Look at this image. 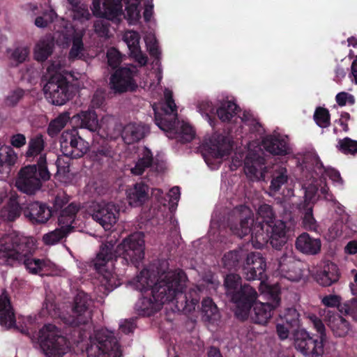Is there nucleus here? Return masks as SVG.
Returning a JSON list of instances; mask_svg holds the SVG:
<instances>
[{
    "label": "nucleus",
    "instance_id": "obj_1",
    "mask_svg": "<svg viewBox=\"0 0 357 357\" xmlns=\"http://www.w3.org/2000/svg\"><path fill=\"white\" fill-rule=\"evenodd\" d=\"M33 241L15 231L0 234V265L22 261L32 274H52L54 264L45 259L29 257Z\"/></svg>",
    "mask_w": 357,
    "mask_h": 357
},
{
    "label": "nucleus",
    "instance_id": "obj_2",
    "mask_svg": "<svg viewBox=\"0 0 357 357\" xmlns=\"http://www.w3.org/2000/svg\"><path fill=\"white\" fill-rule=\"evenodd\" d=\"M187 278L181 270L168 271L162 273L151 292L142 294L135 304L139 314L149 316L161 306L172 301L185 287Z\"/></svg>",
    "mask_w": 357,
    "mask_h": 357
},
{
    "label": "nucleus",
    "instance_id": "obj_3",
    "mask_svg": "<svg viewBox=\"0 0 357 357\" xmlns=\"http://www.w3.org/2000/svg\"><path fill=\"white\" fill-rule=\"evenodd\" d=\"M145 242L144 234L136 232L130 234L114 250V243L109 241L104 243L94 260V267L102 273L103 267L117 256H122L123 259L135 266L142 261L144 257Z\"/></svg>",
    "mask_w": 357,
    "mask_h": 357
},
{
    "label": "nucleus",
    "instance_id": "obj_4",
    "mask_svg": "<svg viewBox=\"0 0 357 357\" xmlns=\"http://www.w3.org/2000/svg\"><path fill=\"white\" fill-rule=\"evenodd\" d=\"M164 96L165 100L162 107L164 116H161L153 106L156 125L167 132V137L169 138H176L182 142L192 141L195 136L192 126L184 122L176 121L177 108L172 99V91L166 89L164 91Z\"/></svg>",
    "mask_w": 357,
    "mask_h": 357
},
{
    "label": "nucleus",
    "instance_id": "obj_5",
    "mask_svg": "<svg viewBox=\"0 0 357 357\" xmlns=\"http://www.w3.org/2000/svg\"><path fill=\"white\" fill-rule=\"evenodd\" d=\"M307 318L319 333V339L312 337L305 329L298 330L294 334L295 348L305 357H322L324 344L327 341L326 326L321 319L314 314H309Z\"/></svg>",
    "mask_w": 357,
    "mask_h": 357
},
{
    "label": "nucleus",
    "instance_id": "obj_6",
    "mask_svg": "<svg viewBox=\"0 0 357 357\" xmlns=\"http://www.w3.org/2000/svg\"><path fill=\"white\" fill-rule=\"evenodd\" d=\"M307 318L319 333V339L312 337L305 329L298 330L294 334L295 348L305 357H322L324 344L327 341L326 326L321 319L314 314H309Z\"/></svg>",
    "mask_w": 357,
    "mask_h": 357
},
{
    "label": "nucleus",
    "instance_id": "obj_7",
    "mask_svg": "<svg viewBox=\"0 0 357 357\" xmlns=\"http://www.w3.org/2000/svg\"><path fill=\"white\" fill-rule=\"evenodd\" d=\"M227 294L236 304V316L244 320L248 317L251 303L257 297L254 288L248 284L241 285V278L238 275H227L225 280Z\"/></svg>",
    "mask_w": 357,
    "mask_h": 357
},
{
    "label": "nucleus",
    "instance_id": "obj_8",
    "mask_svg": "<svg viewBox=\"0 0 357 357\" xmlns=\"http://www.w3.org/2000/svg\"><path fill=\"white\" fill-rule=\"evenodd\" d=\"M91 304L92 300L90 296L84 291H79L75 297L71 314L61 312L59 308L56 307L54 303L49 301H46L45 307L52 317H59L66 324L76 326L86 324L91 319Z\"/></svg>",
    "mask_w": 357,
    "mask_h": 357
},
{
    "label": "nucleus",
    "instance_id": "obj_9",
    "mask_svg": "<svg viewBox=\"0 0 357 357\" xmlns=\"http://www.w3.org/2000/svg\"><path fill=\"white\" fill-rule=\"evenodd\" d=\"M45 155H41L37 165H27L20 169L15 182L17 188L21 192L33 195L41 187V180L46 181L50 177L46 166Z\"/></svg>",
    "mask_w": 357,
    "mask_h": 357
},
{
    "label": "nucleus",
    "instance_id": "obj_10",
    "mask_svg": "<svg viewBox=\"0 0 357 357\" xmlns=\"http://www.w3.org/2000/svg\"><path fill=\"white\" fill-rule=\"evenodd\" d=\"M286 223L280 220H274L266 227L260 222L254 227L252 231V245L259 249L268 241L275 249H280L287 241Z\"/></svg>",
    "mask_w": 357,
    "mask_h": 357
},
{
    "label": "nucleus",
    "instance_id": "obj_11",
    "mask_svg": "<svg viewBox=\"0 0 357 357\" xmlns=\"http://www.w3.org/2000/svg\"><path fill=\"white\" fill-rule=\"evenodd\" d=\"M37 340L47 357H62L69 350L66 337L52 324H47L39 331Z\"/></svg>",
    "mask_w": 357,
    "mask_h": 357
},
{
    "label": "nucleus",
    "instance_id": "obj_12",
    "mask_svg": "<svg viewBox=\"0 0 357 357\" xmlns=\"http://www.w3.org/2000/svg\"><path fill=\"white\" fill-rule=\"evenodd\" d=\"M86 352L88 357L121 356L120 347L113 333L105 329L96 331L91 337Z\"/></svg>",
    "mask_w": 357,
    "mask_h": 357
},
{
    "label": "nucleus",
    "instance_id": "obj_13",
    "mask_svg": "<svg viewBox=\"0 0 357 357\" xmlns=\"http://www.w3.org/2000/svg\"><path fill=\"white\" fill-rule=\"evenodd\" d=\"M84 31L83 29L76 30L73 26L65 24L61 31L54 33L56 43L62 47H68L71 42L72 46L68 56L70 59H80L85 52V47L83 43Z\"/></svg>",
    "mask_w": 357,
    "mask_h": 357
},
{
    "label": "nucleus",
    "instance_id": "obj_14",
    "mask_svg": "<svg viewBox=\"0 0 357 357\" xmlns=\"http://www.w3.org/2000/svg\"><path fill=\"white\" fill-rule=\"evenodd\" d=\"M264 287L267 289L270 294L269 301L267 302L255 301L256 298L251 303L252 305L253 313L250 317L252 320L259 324H266L272 317L273 312L280 304V298L279 296L278 287H270L261 282L260 289L263 291Z\"/></svg>",
    "mask_w": 357,
    "mask_h": 357
},
{
    "label": "nucleus",
    "instance_id": "obj_15",
    "mask_svg": "<svg viewBox=\"0 0 357 357\" xmlns=\"http://www.w3.org/2000/svg\"><path fill=\"white\" fill-rule=\"evenodd\" d=\"M43 90L45 98L55 105H64L71 96L68 82L59 73L52 75Z\"/></svg>",
    "mask_w": 357,
    "mask_h": 357
},
{
    "label": "nucleus",
    "instance_id": "obj_16",
    "mask_svg": "<svg viewBox=\"0 0 357 357\" xmlns=\"http://www.w3.org/2000/svg\"><path fill=\"white\" fill-rule=\"evenodd\" d=\"M229 227L231 232L240 238L250 232L252 236L255 225L251 209L245 206L236 207L229 217Z\"/></svg>",
    "mask_w": 357,
    "mask_h": 357
},
{
    "label": "nucleus",
    "instance_id": "obj_17",
    "mask_svg": "<svg viewBox=\"0 0 357 357\" xmlns=\"http://www.w3.org/2000/svg\"><path fill=\"white\" fill-rule=\"evenodd\" d=\"M61 149L63 155L78 158L85 155L89 149V142L82 138L77 129L66 130L60 137Z\"/></svg>",
    "mask_w": 357,
    "mask_h": 357
},
{
    "label": "nucleus",
    "instance_id": "obj_18",
    "mask_svg": "<svg viewBox=\"0 0 357 357\" xmlns=\"http://www.w3.org/2000/svg\"><path fill=\"white\" fill-rule=\"evenodd\" d=\"M137 68L134 66L121 68L112 75L109 80L110 89L115 93L134 91L137 84L134 79Z\"/></svg>",
    "mask_w": 357,
    "mask_h": 357
},
{
    "label": "nucleus",
    "instance_id": "obj_19",
    "mask_svg": "<svg viewBox=\"0 0 357 357\" xmlns=\"http://www.w3.org/2000/svg\"><path fill=\"white\" fill-rule=\"evenodd\" d=\"M93 219L98 222L105 230H110L119 219V210L112 202H98L92 206Z\"/></svg>",
    "mask_w": 357,
    "mask_h": 357
},
{
    "label": "nucleus",
    "instance_id": "obj_20",
    "mask_svg": "<svg viewBox=\"0 0 357 357\" xmlns=\"http://www.w3.org/2000/svg\"><path fill=\"white\" fill-rule=\"evenodd\" d=\"M304 264L297 260L291 252L284 254L279 259L278 271L282 278L298 282L303 276Z\"/></svg>",
    "mask_w": 357,
    "mask_h": 357
},
{
    "label": "nucleus",
    "instance_id": "obj_21",
    "mask_svg": "<svg viewBox=\"0 0 357 357\" xmlns=\"http://www.w3.org/2000/svg\"><path fill=\"white\" fill-rule=\"evenodd\" d=\"M122 0H93L91 8L98 17L119 22L123 15Z\"/></svg>",
    "mask_w": 357,
    "mask_h": 357
},
{
    "label": "nucleus",
    "instance_id": "obj_22",
    "mask_svg": "<svg viewBox=\"0 0 357 357\" xmlns=\"http://www.w3.org/2000/svg\"><path fill=\"white\" fill-rule=\"evenodd\" d=\"M266 268V261L258 252L249 253L243 265V274L248 280L261 279Z\"/></svg>",
    "mask_w": 357,
    "mask_h": 357
},
{
    "label": "nucleus",
    "instance_id": "obj_23",
    "mask_svg": "<svg viewBox=\"0 0 357 357\" xmlns=\"http://www.w3.org/2000/svg\"><path fill=\"white\" fill-rule=\"evenodd\" d=\"M323 313H326L324 320L334 337H344L350 334L351 326L343 317L331 310H320L319 311L320 316H322Z\"/></svg>",
    "mask_w": 357,
    "mask_h": 357
},
{
    "label": "nucleus",
    "instance_id": "obj_24",
    "mask_svg": "<svg viewBox=\"0 0 357 357\" xmlns=\"http://www.w3.org/2000/svg\"><path fill=\"white\" fill-rule=\"evenodd\" d=\"M207 153L205 155V161L209 165L210 158L215 160H221L229 154L231 146L229 142L222 135H215L206 144Z\"/></svg>",
    "mask_w": 357,
    "mask_h": 357
},
{
    "label": "nucleus",
    "instance_id": "obj_25",
    "mask_svg": "<svg viewBox=\"0 0 357 357\" xmlns=\"http://www.w3.org/2000/svg\"><path fill=\"white\" fill-rule=\"evenodd\" d=\"M244 171L250 178H264L266 173L264 158L250 153L245 160Z\"/></svg>",
    "mask_w": 357,
    "mask_h": 357
},
{
    "label": "nucleus",
    "instance_id": "obj_26",
    "mask_svg": "<svg viewBox=\"0 0 357 357\" xmlns=\"http://www.w3.org/2000/svg\"><path fill=\"white\" fill-rule=\"evenodd\" d=\"M24 215L33 223H45L52 216V211L45 204L35 202L24 210Z\"/></svg>",
    "mask_w": 357,
    "mask_h": 357
},
{
    "label": "nucleus",
    "instance_id": "obj_27",
    "mask_svg": "<svg viewBox=\"0 0 357 357\" xmlns=\"http://www.w3.org/2000/svg\"><path fill=\"white\" fill-rule=\"evenodd\" d=\"M295 246L304 255H315L321 251V241L319 238H314L304 232L296 238Z\"/></svg>",
    "mask_w": 357,
    "mask_h": 357
},
{
    "label": "nucleus",
    "instance_id": "obj_28",
    "mask_svg": "<svg viewBox=\"0 0 357 357\" xmlns=\"http://www.w3.org/2000/svg\"><path fill=\"white\" fill-rule=\"evenodd\" d=\"M124 42L127 44L130 56L141 66L147 63V56L144 54L139 47L140 36L134 31H126L123 37Z\"/></svg>",
    "mask_w": 357,
    "mask_h": 357
},
{
    "label": "nucleus",
    "instance_id": "obj_29",
    "mask_svg": "<svg viewBox=\"0 0 357 357\" xmlns=\"http://www.w3.org/2000/svg\"><path fill=\"white\" fill-rule=\"evenodd\" d=\"M0 325L7 329L16 326L15 313L5 291L0 295Z\"/></svg>",
    "mask_w": 357,
    "mask_h": 357
},
{
    "label": "nucleus",
    "instance_id": "obj_30",
    "mask_svg": "<svg viewBox=\"0 0 357 357\" xmlns=\"http://www.w3.org/2000/svg\"><path fill=\"white\" fill-rule=\"evenodd\" d=\"M155 275L147 269L142 270L135 278L129 281L128 284L142 294L151 292L155 283Z\"/></svg>",
    "mask_w": 357,
    "mask_h": 357
},
{
    "label": "nucleus",
    "instance_id": "obj_31",
    "mask_svg": "<svg viewBox=\"0 0 357 357\" xmlns=\"http://www.w3.org/2000/svg\"><path fill=\"white\" fill-rule=\"evenodd\" d=\"M340 273L338 267L332 262H327L322 269L316 275V280L319 284L328 287L338 281Z\"/></svg>",
    "mask_w": 357,
    "mask_h": 357
},
{
    "label": "nucleus",
    "instance_id": "obj_32",
    "mask_svg": "<svg viewBox=\"0 0 357 357\" xmlns=\"http://www.w3.org/2000/svg\"><path fill=\"white\" fill-rule=\"evenodd\" d=\"M148 128L141 123H130L122 130V138L128 144L139 142L145 136Z\"/></svg>",
    "mask_w": 357,
    "mask_h": 357
},
{
    "label": "nucleus",
    "instance_id": "obj_33",
    "mask_svg": "<svg viewBox=\"0 0 357 357\" xmlns=\"http://www.w3.org/2000/svg\"><path fill=\"white\" fill-rule=\"evenodd\" d=\"M54 40V36H45L38 41L33 50L36 60L44 61L52 54Z\"/></svg>",
    "mask_w": 357,
    "mask_h": 357
},
{
    "label": "nucleus",
    "instance_id": "obj_34",
    "mask_svg": "<svg viewBox=\"0 0 357 357\" xmlns=\"http://www.w3.org/2000/svg\"><path fill=\"white\" fill-rule=\"evenodd\" d=\"M264 149L274 155L287 153V143L284 139L279 136H268L262 142Z\"/></svg>",
    "mask_w": 357,
    "mask_h": 357
},
{
    "label": "nucleus",
    "instance_id": "obj_35",
    "mask_svg": "<svg viewBox=\"0 0 357 357\" xmlns=\"http://www.w3.org/2000/svg\"><path fill=\"white\" fill-rule=\"evenodd\" d=\"M148 186L144 183H136L127 191V197L131 206L142 205L148 199Z\"/></svg>",
    "mask_w": 357,
    "mask_h": 357
},
{
    "label": "nucleus",
    "instance_id": "obj_36",
    "mask_svg": "<svg viewBox=\"0 0 357 357\" xmlns=\"http://www.w3.org/2000/svg\"><path fill=\"white\" fill-rule=\"evenodd\" d=\"M17 154L10 146L0 149V174L8 175L17 161Z\"/></svg>",
    "mask_w": 357,
    "mask_h": 357
},
{
    "label": "nucleus",
    "instance_id": "obj_37",
    "mask_svg": "<svg viewBox=\"0 0 357 357\" xmlns=\"http://www.w3.org/2000/svg\"><path fill=\"white\" fill-rule=\"evenodd\" d=\"M79 208V206L74 203L69 204L63 208L59 216V226L70 232L73 228L72 225L75 221V218Z\"/></svg>",
    "mask_w": 357,
    "mask_h": 357
},
{
    "label": "nucleus",
    "instance_id": "obj_38",
    "mask_svg": "<svg viewBox=\"0 0 357 357\" xmlns=\"http://www.w3.org/2000/svg\"><path fill=\"white\" fill-rule=\"evenodd\" d=\"M319 190L324 195V198L327 200H333V196L329 193V188L326 185L324 181L320 179L319 181ZM319 190L318 181H314L308 185L305 184V199L311 201L315 196L317 192Z\"/></svg>",
    "mask_w": 357,
    "mask_h": 357
},
{
    "label": "nucleus",
    "instance_id": "obj_39",
    "mask_svg": "<svg viewBox=\"0 0 357 357\" xmlns=\"http://www.w3.org/2000/svg\"><path fill=\"white\" fill-rule=\"evenodd\" d=\"M21 208L15 199L10 198L9 202L0 211V218L6 222H13L20 217Z\"/></svg>",
    "mask_w": 357,
    "mask_h": 357
},
{
    "label": "nucleus",
    "instance_id": "obj_40",
    "mask_svg": "<svg viewBox=\"0 0 357 357\" xmlns=\"http://www.w3.org/2000/svg\"><path fill=\"white\" fill-rule=\"evenodd\" d=\"M76 117L81 121V128L88 129L90 131H97L101 126L94 111L82 112Z\"/></svg>",
    "mask_w": 357,
    "mask_h": 357
},
{
    "label": "nucleus",
    "instance_id": "obj_41",
    "mask_svg": "<svg viewBox=\"0 0 357 357\" xmlns=\"http://www.w3.org/2000/svg\"><path fill=\"white\" fill-rule=\"evenodd\" d=\"M153 155L150 150L143 148L139 155V158L134 167L131 169V172L134 175H142L144 170L149 167L152 164Z\"/></svg>",
    "mask_w": 357,
    "mask_h": 357
},
{
    "label": "nucleus",
    "instance_id": "obj_42",
    "mask_svg": "<svg viewBox=\"0 0 357 357\" xmlns=\"http://www.w3.org/2000/svg\"><path fill=\"white\" fill-rule=\"evenodd\" d=\"M238 106L231 100H223L217 109L216 113L222 121H229L236 114Z\"/></svg>",
    "mask_w": 357,
    "mask_h": 357
},
{
    "label": "nucleus",
    "instance_id": "obj_43",
    "mask_svg": "<svg viewBox=\"0 0 357 357\" xmlns=\"http://www.w3.org/2000/svg\"><path fill=\"white\" fill-rule=\"evenodd\" d=\"M288 178L287 169L283 167H278L272 176L270 190L273 192L279 191L281 187L287 182Z\"/></svg>",
    "mask_w": 357,
    "mask_h": 357
},
{
    "label": "nucleus",
    "instance_id": "obj_44",
    "mask_svg": "<svg viewBox=\"0 0 357 357\" xmlns=\"http://www.w3.org/2000/svg\"><path fill=\"white\" fill-rule=\"evenodd\" d=\"M202 312L203 318L207 321H216L220 317L217 306L210 298L203 300Z\"/></svg>",
    "mask_w": 357,
    "mask_h": 357
},
{
    "label": "nucleus",
    "instance_id": "obj_45",
    "mask_svg": "<svg viewBox=\"0 0 357 357\" xmlns=\"http://www.w3.org/2000/svg\"><path fill=\"white\" fill-rule=\"evenodd\" d=\"M69 119L70 116L68 112L59 115L50 123L47 128L48 135L51 137L56 135L66 126Z\"/></svg>",
    "mask_w": 357,
    "mask_h": 357
},
{
    "label": "nucleus",
    "instance_id": "obj_46",
    "mask_svg": "<svg viewBox=\"0 0 357 357\" xmlns=\"http://www.w3.org/2000/svg\"><path fill=\"white\" fill-rule=\"evenodd\" d=\"M44 146L45 142L42 135H36L31 138L29 142L28 150L26 153V157H32L38 155L40 156Z\"/></svg>",
    "mask_w": 357,
    "mask_h": 357
},
{
    "label": "nucleus",
    "instance_id": "obj_47",
    "mask_svg": "<svg viewBox=\"0 0 357 357\" xmlns=\"http://www.w3.org/2000/svg\"><path fill=\"white\" fill-rule=\"evenodd\" d=\"M257 219L255 226L258 225L259 222L264 227L275 220L274 213L271 206L268 204L261 205L257 210Z\"/></svg>",
    "mask_w": 357,
    "mask_h": 357
},
{
    "label": "nucleus",
    "instance_id": "obj_48",
    "mask_svg": "<svg viewBox=\"0 0 357 357\" xmlns=\"http://www.w3.org/2000/svg\"><path fill=\"white\" fill-rule=\"evenodd\" d=\"M68 233V230L59 227V228L44 234L43 241L45 245H53L59 243Z\"/></svg>",
    "mask_w": 357,
    "mask_h": 357
},
{
    "label": "nucleus",
    "instance_id": "obj_49",
    "mask_svg": "<svg viewBox=\"0 0 357 357\" xmlns=\"http://www.w3.org/2000/svg\"><path fill=\"white\" fill-rule=\"evenodd\" d=\"M10 54L9 59L16 63H21L26 61L29 56V50L26 46H18L15 49L7 50Z\"/></svg>",
    "mask_w": 357,
    "mask_h": 357
},
{
    "label": "nucleus",
    "instance_id": "obj_50",
    "mask_svg": "<svg viewBox=\"0 0 357 357\" xmlns=\"http://www.w3.org/2000/svg\"><path fill=\"white\" fill-rule=\"evenodd\" d=\"M126 14L130 23H135L140 17L139 0H126Z\"/></svg>",
    "mask_w": 357,
    "mask_h": 357
},
{
    "label": "nucleus",
    "instance_id": "obj_51",
    "mask_svg": "<svg viewBox=\"0 0 357 357\" xmlns=\"http://www.w3.org/2000/svg\"><path fill=\"white\" fill-rule=\"evenodd\" d=\"M302 225L305 229L316 230L317 223L313 217L312 206L307 207L302 212Z\"/></svg>",
    "mask_w": 357,
    "mask_h": 357
},
{
    "label": "nucleus",
    "instance_id": "obj_52",
    "mask_svg": "<svg viewBox=\"0 0 357 357\" xmlns=\"http://www.w3.org/2000/svg\"><path fill=\"white\" fill-rule=\"evenodd\" d=\"M314 119L321 128H327L330 125V114L328 109L318 107L314 114Z\"/></svg>",
    "mask_w": 357,
    "mask_h": 357
},
{
    "label": "nucleus",
    "instance_id": "obj_53",
    "mask_svg": "<svg viewBox=\"0 0 357 357\" xmlns=\"http://www.w3.org/2000/svg\"><path fill=\"white\" fill-rule=\"evenodd\" d=\"M242 255L241 250H232L225 253L222 257L224 266L229 268L235 267L238 265Z\"/></svg>",
    "mask_w": 357,
    "mask_h": 357
},
{
    "label": "nucleus",
    "instance_id": "obj_54",
    "mask_svg": "<svg viewBox=\"0 0 357 357\" xmlns=\"http://www.w3.org/2000/svg\"><path fill=\"white\" fill-rule=\"evenodd\" d=\"M56 17V13L52 9H50L43 12V15L37 17L34 23L39 28H45L52 22Z\"/></svg>",
    "mask_w": 357,
    "mask_h": 357
},
{
    "label": "nucleus",
    "instance_id": "obj_55",
    "mask_svg": "<svg viewBox=\"0 0 357 357\" xmlns=\"http://www.w3.org/2000/svg\"><path fill=\"white\" fill-rule=\"evenodd\" d=\"M280 318L290 326H296L298 323L299 314L296 309L289 307L280 314Z\"/></svg>",
    "mask_w": 357,
    "mask_h": 357
},
{
    "label": "nucleus",
    "instance_id": "obj_56",
    "mask_svg": "<svg viewBox=\"0 0 357 357\" xmlns=\"http://www.w3.org/2000/svg\"><path fill=\"white\" fill-rule=\"evenodd\" d=\"M337 148L344 153H357V141L348 137L340 139Z\"/></svg>",
    "mask_w": 357,
    "mask_h": 357
},
{
    "label": "nucleus",
    "instance_id": "obj_57",
    "mask_svg": "<svg viewBox=\"0 0 357 357\" xmlns=\"http://www.w3.org/2000/svg\"><path fill=\"white\" fill-rule=\"evenodd\" d=\"M197 108L202 115L205 116L210 125L212 126V121L210 117V114L214 112V107L212 102L207 99L202 100L198 102Z\"/></svg>",
    "mask_w": 357,
    "mask_h": 357
},
{
    "label": "nucleus",
    "instance_id": "obj_58",
    "mask_svg": "<svg viewBox=\"0 0 357 357\" xmlns=\"http://www.w3.org/2000/svg\"><path fill=\"white\" fill-rule=\"evenodd\" d=\"M147 49L151 56L159 59L161 54L158 44L153 35H148L144 38Z\"/></svg>",
    "mask_w": 357,
    "mask_h": 357
},
{
    "label": "nucleus",
    "instance_id": "obj_59",
    "mask_svg": "<svg viewBox=\"0 0 357 357\" xmlns=\"http://www.w3.org/2000/svg\"><path fill=\"white\" fill-rule=\"evenodd\" d=\"M108 65L113 68H116L122 61V55L115 48H110L107 52Z\"/></svg>",
    "mask_w": 357,
    "mask_h": 357
},
{
    "label": "nucleus",
    "instance_id": "obj_60",
    "mask_svg": "<svg viewBox=\"0 0 357 357\" xmlns=\"http://www.w3.org/2000/svg\"><path fill=\"white\" fill-rule=\"evenodd\" d=\"M102 283L109 290H112L120 284V282L116 280V275L109 271H105V273H102Z\"/></svg>",
    "mask_w": 357,
    "mask_h": 357
},
{
    "label": "nucleus",
    "instance_id": "obj_61",
    "mask_svg": "<svg viewBox=\"0 0 357 357\" xmlns=\"http://www.w3.org/2000/svg\"><path fill=\"white\" fill-rule=\"evenodd\" d=\"M335 100L338 105L342 107L346 105L347 103L353 105L355 102V98L354 96L347 92H340L336 95Z\"/></svg>",
    "mask_w": 357,
    "mask_h": 357
},
{
    "label": "nucleus",
    "instance_id": "obj_62",
    "mask_svg": "<svg viewBox=\"0 0 357 357\" xmlns=\"http://www.w3.org/2000/svg\"><path fill=\"white\" fill-rule=\"evenodd\" d=\"M69 158L70 157L65 155L63 157H58L56 162L58 173L65 174L69 172Z\"/></svg>",
    "mask_w": 357,
    "mask_h": 357
},
{
    "label": "nucleus",
    "instance_id": "obj_63",
    "mask_svg": "<svg viewBox=\"0 0 357 357\" xmlns=\"http://www.w3.org/2000/svg\"><path fill=\"white\" fill-rule=\"evenodd\" d=\"M22 324L20 326L16 325L15 328H17L22 333H27L29 328L35 324L36 319L35 317L28 316L22 318Z\"/></svg>",
    "mask_w": 357,
    "mask_h": 357
},
{
    "label": "nucleus",
    "instance_id": "obj_64",
    "mask_svg": "<svg viewBox=\"0 0 357 357\" xmlns=\"http://www.w3.org/2000/svg\"><path fill=\"white\" fill-rule=\"evenodd\" d=\"M23 91L17 89L12 91L6 98V104L9 106L16 105L23 96Z\"/></svg>",
    "mask_w": 357,
    "mask_h": 357
}]
</instances>
